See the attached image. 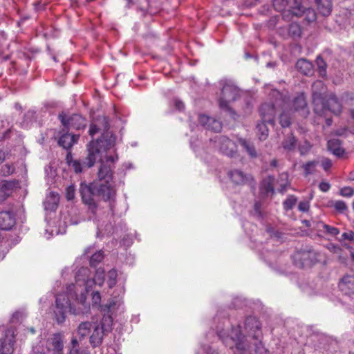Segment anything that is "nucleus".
<instances>
[{
  "label": "nucleus",
  "mask_w": 354,
  "mask_h": 354,
  "mask_svg": "<svg viewBox=\"0 0 354 354\" xmlns=\"http://www.w3.org/2000/svg\"><path fill=\"white\" fill-rule=\"evenodd\" d=\"M279 180L281 183H288V174L287 172H283L279 174Z\"/></svg>",
  "instance_id": "nucleus-60"
},
{
  "label": "nucleus",
  "mask_w": 354,
  "mask_h": 354,
  "mask_svg": "<svg viewBox=\"0 0 354 354\" xmlns=\"http://www.w3.org/2000/svg\"><path fill=\"white\" fill-rule=\"evenodd\" d=\"M115 303L114 301L111 300L107 304L100 306L101 310L109 314L110 310L115 306Z\"/></svg>",
  "instance_id": "nucleus-52"
},
{
  "label": "nucleus",
  "mask_w": 354,
  "mask_h": 354,
  "mask_svg": "<svg viewBox=\"0 0 354 354\" xmlns=\"http://www.w3.org/2000/svg\"><path fill=\"white\" fill-rule=\"evenodd\" d=\"M354 194V189L351 187H344L340 189V195L344 197H351Z\"/></svg>",
  "instance_id": "nucleus-49"
},
{
  "label": "nucleus",
  "mask_w": 354,
  "mask_h": 354,
  "mask_svg": "<svg viewBox=\"0 0 354 354\" xmlns=\"http://www.w3.org/2000/svg\"><path fill=\"white\" fill-rule=\"evenodd\" d=\"M297 201V198L293 196H289L283 203V208L286 210H290L293 208Z\"/></svg>",
  "instance_id": "nucleus-41"
},
{
  "label": "nucleus",
  "mask_w": 354,
  "mask_h": 354,
  "mask_svg": "<svg viewBox=\"0 0 354 354\" xmlns=\"http://www.w3.org/2000/svg\"><path fill=\"white\" fill-rule=\"evenodd\" d=\"M316 64L318 68L319 75L322 77L326 76V67L327 64L321 55L317 56L316 59Z\"/></svg>",
  "instance_id": "nucleus-38"
},
{
  "label": "nucleus",
  "mask_w": 354,
  "mask_h": 354,
  "mask_svg": "<svg viewBox=\"0 0 354 354\" xmlns=\"http://www.w3.org/2000/svg\"><path fill=\"white\" fill-rule=\"evenodd\" d=\"M118 159L117 155L105 156L104 160H100L97 172L98 181L95 183L97 196L104 201H110L115 196V190L110 181L112 180L113 164Z\"/></svg>",
  "instance_id": "nucleus-2"
},
{
  "label": "nucleus",
  "mask_w": 354,
  "mask_h": 354,
  "mask_svg": "<svg viewBox=\"0 0 354 354\" xmlns=\"http://www.w3.org/2000/svg\"><path fill=\"white\" fill-rule=\"evenodd\" d=\"M59 201V195L55 192H51L46 196L44 202V209L50 212L55 211L58 206Z\"/></svg>",
  "instance_id": "nucleus-24"
},
{
  "label": "nucleus",
  "mask_w": 354,
  "mask_h": 354,
  "mask_svg": "<svg viewBox=\"0 0 354 354\" xmlns=\"http://www.w3.org/2000/svg\"><path fill=\"white\" fill-rule=\"evenodd\" d=\"M104 259V252L100 250L93 254L90 259V266L91 267H96Z\"/></svg>",
  "instance_id": "nucleus-40"
},
{
  "label": "nucleus",
  "mask_w": 354,
  "mask_h": 354,
  "mask_svg": "<svg viewBox=\"0 0 354 354\" xmlns=\"http://www.w3.org/2000/svg\"><path fill=\"white\" fill-rule=\"evenodd\" d=\"M337 240L340 242L344 241H349L354 243V232L352 231L344 232L341 235V237L337 239Z\"/></svg>",
  "instance_id": "nucleus-45"
},
{
  "label": "nucleus",
  "mask_w": 354,
  "mask_h": 354,
  "mask_svg": "<svg viewBox=\"0 0 354 354\" xmlns=\"http://www.w3.org/2000/svg\"><path fill=\"white\" fill-rule=\"evenodd\" d=\"M113 317L110 314H104L101 319L100 328L103 330L107 335L112 332L113 330Z\"/></svg>",
  "instance_id": "nucleus-30"
},
{
  "label": "nucleus",
  "mask_w": 354,
  "mask_h": 354,
  "mask_svg": "<svg viewBox=\"0 0 354 354\" xmlns=\"http://www.w3.org/2000/svg\"><path fill=\"white\" fill-rule=\"evenodd\" d=\"M322 166L325 171L329 169L332 166V162L328 158H325L322 162Z\"/></svg>",
  "instance_id": "nucleus-56"
},
{
  "label": "nucleus",
  "mask_w": 354,
  "mask_h": 354,
  "mask_svg": "<svg viewBox=\"0 0 354 354\" xmlns=\"http://www.w3.org/2000/svg\"><path fill=\"white\" fill-rule=\"evenodd\" d=\"M279 124L283 128H287L291 125L292 115L290 111H283L280 114Z\"/></svg>",
  "instance_id": "nucleus-35"
},
{
  "label": "nucleus",
  "mask_w": 354,
  "mask_h": 354,
  "mask_svg": "<svg viewBox=\"0 0 354 354\" xmlns=\"http://www.w3.org/2000/svg\"><path fill=\"white\" fill-rule=\"evenodd\" d=\"M73 308L69 298L64 295H59L56 297L53 306V318L57 324H62L66 319L68 312L71 313V308Z\"/></svg>",
  "instance_id": "nucleus-8"
},
{
  "label": "nucleus",
  "mask_w": 354,
  "mask_h": 354,
  "mask_svg": "<svg viewBox=\"0 0 354 354\" xmlns=\"http://www.w3.org/2000/svg\"><path fill=\"white\" fill-rule=\"evenodd\" d=\"M322 226L323 227L324 232L332 236H336L339 234V229L335 227H333L324 223H322Z\"/></svg>",
  "instance_id": "nucleus-43"
},
{
  "label": "nucleus",
  "mask_w": 354,
  "mask_h": 354,
  "mask_svg": "<svg viewBox=\"0 0 354 354\" xmlns=\"http://www.w3.org/2000/svg\"><path fill=\"white\" fill-rule=\"evenodd\" d=\"M80 192L82 201L89 206L91 209H95L96 205L94 201V196L97 195L96 183L93 182L90 185L80 184Z\"/></svg>",
  "instance_id": "nucleus-10"
},
{
  "label": "nucleus",
  "mask_w": 354,
  "mask_h": 354,
  "mask_svg": "<svg viewBox=\"0 0 354 354\" xmlns=\"http://www.w3.org/2000/svg\"><path fill=\"white\" fill-rule=\"evenodd\" d=\"M92 328L93 333L89 337V342L93 348H96L102 344L104 337L107 334L100 328L97 322L93 323Z\"/></svg>",
  "instance_id": "nucleus-18"
},
{
  "label": "nucleus",
  "mask_w": 354,
  "mask_h": 354,
  "mask_svg": "<svg viewBox=\"0 0 354 354\" xmlns=\"http://www.w3.org/2000/svg\"><path fill=\"white\" fill-rule=\"evenodd\" d=\"M198 122L206 129L215 132L221 131L222 129V124L220 121L204 114L198 115Z\"/></svg>",
  "instance_id": "nucleus-16"
},
{
  "label": "nucleus",
  "mask_w": 354,
  "mask_h": 354,
  "mask_svg": "<svg viewBox=\"0 0 354 354\" xmlns=\"http://www.w3.org/2000/svg\"><path fill=\"white\" fill-rule=\"evenodd\" d=\"M292 108L295 111L298 112L303 118H306L309 114L307 102L304 95H297L293 100Z\"/></svg>",
  "instance_id": "nucleus-20"
},
{
  "label": "nucleus",
  "mask_w": 354,
  "mask_h": 354,
  "mask_svg": "<svg viewBox=\"0 0 354 354\" xmlns=\"http://www.w3.org/2000/svg\"><path fill=\"white\" fill-rule=\"evenodd\" d=\"M75 173H81L82 171L83 166L82 163L76 160L75 161L72 162V165L70 166Z\"/></svg>",
  "instance_id": "nucleus-51"
},
{
  "label": "nucleus",
  "mask_w": 354,
  "mask_h": 354,
  "mask_svg": "<svg viewBox=\"0 0 354 354\" xmlns=\"http://www.w3.org/2000/svg\"><path fill=\"white\" fill-rule=\"evenodd\" d=\"M319 13L324 17L330 15L332 11V2L330 0H315Z\"/></svg>",
  "instance_id": "nucleus-26"
},
{
  "label": "nucleus",
  "mask_w": 354,
  "mask_h": 354,
  "mask_svg": "<svg viewBox=\"0 0 354 354\" xmlns=\"http://www.w3.org/2000/svg\"><path fill=\"white\" fill-rule=\"evenodd\" d=\"M261 204L259 201H256L254 205V214L257 217L260 218L262 216V213L261 211Z\"/></svg>",
  "instance_id": "nucleus-55"
},
{
  "label": "nucleus",
  "mask_w": 354,
  "mask_h": 354,
  "mask_svg": "<svg viewBox=\"0 0 354 354\" xmlns=\"http://www.w3.org/2000/svg\"><path fill=\"white\" fill-rule=\"evenodd\" d=\"M259 113L261 120L272 127L274 126L277 111L275 105L272 102L262 104L259 109Z\"/></svg>",
  "instance_id": "nucleus-12"
},
{
  "label": "nucleus",
  "mask_w": 354,
  "mask_h": 354,
  "mask_svg": "<svg viewBox=\"0 0 354 354\" xmlns=\"http://www.w3.org/2000/svg\"><path fill=\"white\" fill-rule=\"evenodd\" d=\"M292 258L295 265L301 268L310 267L317 262L325 261L324 256L315 252L308 245H301L300 248H297Z\"/></svg>",
  "instance_id": "nucleus-5"
},
{
  "label": "nucleus",
  "mask_w": 354,
  "mask_h": 354,
  "mask_svg": "<svg viewBox=\"0 0 354 354\" xmlns=\"http://www.w3.org/2000/svg\"><path fill=\"white\" fill-rule=\"evenodd\" d=\"M261 328V324L255 317L250 316L245 320V330L255 339L259 337Z\"/></svg>",
  "instance_id": "nucleus-17"
},
{
  "label": "nucleus",
  "mask_w": 354,
  "mask_h": 354,
  "mask_svg": "<svg viewBox=\"0 0 354 354\" xmlns=\"http://www.w3.org/2000/svg\"><path fill=\"white\" fill-rule=\"evenodd\" d=\"M276 9L283 12L284 17H301L303 8L301 0H274Z\"/></svg>",
  "instance_id": "nucleus-7"
},
{
  "label": "nucleus",
  "mask_w": 354,
  "mask_h": 354,
  "mask_svg": "<svg viewBox=\"0 0 354 354\" xmlns=\"http://www.w3.org/2000/svg\"><path fill=\"white\" fill-rule=\"evenodd\" d=\"M93 323L94 322H82L79 324L77 333L80 341L91 333Z\"/></svg>",
  "instance_id": "nucleus-29"
},
{
  "label": "nucleus",
  "mask_w": 354,
  "mask_h": 354,
  "mask_svg": "<svg viewBox=\"0 0 354 354\" xmlns=\"http://www.w3.org/2000/svg\"><path fill=\"white\" fill-rule=\"evenodd\" d=\"M295 66L299 72L306 75L310 74L313 70L312 63L304 58L298 59Z\"/></svg>",
  "instance_id": "nucleus-28"
},
{
  "label": "nucleus",
  "mask_w": 354,
  "mask_h": 354,
  "mask_svg": "<svg viewBox=\"0 0 354 354\" xmlns=\"http://www.w3.org/2000/svg\"><path fill=\"white\" fill-rule=\"evenodd\" d=\"M66 162H67V163L68 164L69 166H71L72 165V162L73 161H75L76 160H73L71 153H68L66 155Z\"/></svg>",
  "instance_id": "nucleus-63"
},
{
  "label": "nucleus",
  "mask_w": 354,
  "mask_h": 354,
  "mask_svg": "<svg viewBox=\"0 0 354 354\" xmlns=\"http://www.w3.org/2000/svg\"><path fill=\"white\" fill-rule=\"evenodd\" d=\"M60 122L66 128H73L77 130L84 129L86 127L85 119L79 114H73L67 117L64 113L59 114Z\"/></svg>",
  "instance_id": "nucleus-11"
},
{
  "label": "nucleus",
  "mask_w": 354,
  "mask_h": 354,
  "mask_svg": "<svg viewBox=\"0 0 354 354\" xmlns=\"http://www.w3.org/2000/svg\"><path fill=\"white\" fill-rule=\"evenodd\" d=\"M245 151L247 152L251 160L260 158L262 156V152L257 148L252 142L245 140Z\"/></svg>",
  "instance_id": "nucleus-31"
},
{
  "label": "nucleus",
  "mask_w": 354,
  "mask_h": 354,
  "mask_svg": "<svg viewBox=\"0 0 354 354\" xmlns=\"http://www.w3.org/2000/svg\"><path fill=\"white\" fill-rule=\"evenodd\" d=\"M220 84L222 88L218 100L219 106L222 110L234 115L235 113L232 110L230 104L240 96V89L233 81L230 80H222L220 81Z\"/></svg>",
  "instance_id": "nucleus-4"
},
{
  "label": "nucleus",
  "mask_w": 354,
  "mask_h": 354,
  "mask_svg": "<svg viewBox=\"0 0 354 354\" xmlns=\"http://www.w3.org/2000/svg\"><path fill=\"white\" fill-rule=\"evenodd\" d=\"M217 335L225 346L229 347L230 349L236 348L238 353H236L234 351V354H243V336L239 324L236 328H232L230 335H228L223 329H218Z\"/></svg>",
  "instance_id": "nucleus-6"
},
{
  "label": "nucleus",
  "mask_w": 354,
  "mask_h": 354,
  "mask_svg": "<svg viewBox=\"0 0 354 354\" xmlns=\"http://www.w3.org/2000/svg\"><path fill=\"white\" fill-rule=\"evenodd\" d=\"M211 142L216 149L225 156L234 157L237 153L236 142L225 136H216Z\"/></svg>",
  "instance_id": "nucleus-9"
},
{
  "label": "nucleus",
  "mask_w": 354,
  "mask_h": 354,
  "mask_svg": "<svg viewBox=\"0 0 354 354\" xmlns=\"http://www.w3.org/2000/svg\"><path fill=\"white\" fill-rule=\"evenodd\" d=\"M16 223V214L12 209L0 212V229L10 230Z\"/></svg>",
  "instance_id": "nucleus-15"
},
{
  "label": "nucleus",
  "mask_w": 354,
  "mask_h": 354,
  "mask_svg": "<svg viewBox=\"0 0 354 354\" xmlns=\"http://www.w3.org/2000/svg\"><path fill=\"white\" fill-rule=\"evenodd\" d=\"M1 171L4 176H8L15 171V167L12 165L6 164L1 167Z\"/></svg>",
  "instance_id": "nucleus-46"
},
{
  "label": "nucleus",
  "mask_w": 354,
  "mask_h": 354,
  "mask_svg": "<svg viewBox=\"0 0 354 354\" xmlns=\"http://www.w3.org/2000/svg\"><path fill=\"white\" fill-rule=\"evenodd\" d=\"M76 300L79 306L77 308L73 307L71 308V313L75 315L87 314L90 311V305L86 303V292H81L80 296L76 295Z\"/></svg>",
  "instance_id": "nucleus-19"
},
{
  "label": "nucleus",
  "mask_w": 354,
  "mask_h": 354,
  "mask_svg": "<svg viewBox=\"0 0 354 354\" xmlns=\"http://www.w3.org/2000/svg\"><path fill=\"white\" fill-rule=\"evenodd\" d=\"M267 122L263 120L259 121L256 125L257 133L260 140H265L269 135V129L267 127Z\"/></svg>",
  "instance_id": "nucleus-34"
},
{
  "label": "nucleus",
  "mask_w": 354,
  "mask_h": 354,
  "mask_svg": "<svg viewBox=\"0 0 354 354\" xmlns=\"http://www.w3.org/2000/svg\"><path fill=\"white\" fill-rule=\"evenodd\" d=\"M318 163L319 162L317 160H312L303 165L302 167L304 171V176H308V175L313 174L315 171V169Z\"/></svg>",
  "instance_id": "nucleus-37"
},
{
  "label": "nucleus",
  "mask_w": 354,
  "mask_h": 354,
  "mask_svg": "<svg viewBox=\"0 0 354 354\" xmlns=\"http://www.w3.org/2000/svg\"><path fill=\"white\" fill-rule=\"evenodd\" d=\"M304 17V19L308 22L310 23L316 20L317 15L315 11L310 8H303L302 15Z\"/></svg>",
  "instance_id": "nucleus-36"
},
{
  "label": "nucleus",
  "mask_w": 354,
  "mask_h": 354,
  "mask_svg": "<svg viewBox=\"0 0 354 354\" xmlns=\"http://www.w3.org/2000/svg\"><path fill=\"white\" fill-rule=\"evenodd\" d=\"M70 349H75V350H80L79 348V342L77 339V337H73L71 342V348Z\"/></svg>",
  "instance_id": "nucleus-58"
},
{
  "label": "nucleus",
  "mask_w": 354,
  "mask_h": 354,
  "mask_svg": "<svg viewBox=\"0 0 354 354\" xmlns=\"http://www.w3.org/2000/svg\"><path fill=\"white\" fill-rule=\"evenodd\" d=\"M79 136L72 135L70 133L63 134L58 140V144L63 148L68 149L77 142Z\"/></svg>",
  "instance_id": "nucleus-25"
},
{
  "label": "nucleus",
  "mask_w": 354,
  "mask_h": 354,
  "mask_svg": "<svg viewBox=\"0 0 354 354\" xmlns=\"http://www.w3.org/2000/svg\"><path fill=\"white\" fill-rule=\"evenodd\" d=\"M312 147L309 141L305 140L302 145H299V151L301 156L307 154Z\"/></svg>",
  "instance_id": "nucleus-44"
},
{
  "label": "nucleus",
  "mask_w": 354,
  "mask_h": 354,
  "mask_svg": "<svg viewBox=\"0 0 354 354\" xmlns=\"http://www.w3.org/2000/svg\"><path fill=\"white\" fill-rule=\"evenodd\" d=\"M52 349L55 354H63L64 344L59 334H56L52 338Z\"/></svg>",
  "instance_id": "nucleus-33"
},
{
  "label": "nucleus",
  "mask_w": 354,
  "mask_h": 354,
  "mask_svg": "<svg viewBox=\"0 0 354 354\" xmlns=\"http://www.w3.org/2000/svg\"><path fill=\"white\" fill-rule=\"evenodd\" d=\"M330 185L327 182H321L319 185V188L324 192H326L329 190Z\"/></svg>",
  "instance_id": "nucleus-57"
},
{
  "label": "nucleus",
  "mask_w": 354,
  "mask_h": 354,
  "mask_svg": "<svg viewBox=\"0 0 354 354\" xmlns=\"http://www.w3.org/2000/svg\"><path fill=\"white\" fill-rule=\"evenodd\" d=\"M289 182L288 183H280V188L279 189V192L283 194L286 192L287 187L289 185Z\"/></svg>",
  "instance_id": "nucleus-62"
},
{
  "label": "nucleus",
  "mask_w": 354,
  "mask_h": 354,
  "mask_svg": "<svg viewBox=\"0 0 354 354\" xmlns=\"http://www.w3.org/2000/svg\"><path fill=\"white\" fill-rule=\"evenodd\" d=\"M328 149L334 155L341 157L345 153L344 149L342 147V141L337 138H332L328 141Z\"/></svg>",
  "instance_id": "nucleus-23"
},
{
  "label": "nucleus",
  "mask_w": 354,
  "mask_h": 354,
  "mask_svg": "<svg viewBox=\"0 0 354 354\" xmlns=\"http://www.w3.org/2000/svg\"><path fill=\"white\" fill-rule=\"evenodd\" d=\"M101 295L100 292L95 291L92 293V303L93 306H100Z\"/></svg>",
  "instance_id": "nucleus-50"
},
{
  "label": "nucleus",
  "mask_w": 354,
  "mask_h": 354,
  "mask_svg": "<svg viewBox=\"0 0 354 354\" xmlns=\"http://www.w3.org/2000/svg\"><path fill=\"white\" fill-rule=\"evenodd\" d=\"M13 184L11 182L4 181L0 185V203L5 201L11 194Z\"/></svg>",
  "instance_id": "nucleus-32"
},
{
  "label": "nucleus",
  "mask_w": 354,
  "mask_h": 354,
  "mask_svg": "<svg viewBox=\"0 0 354 354\" xmlns=\"http://www.w3.org/2000/svg\"><path fill=\"white\" fill-rule=\"evenodd\" d=\"M309 207H310V204H309V202L307 201H301L298 205L299 210L301 212H308L309 209Z\"/></svg>",
  "instance_id": "nucleus-54"
},
{
  "label": "nucleus",
  "mask_w": 354,
  "mask_h": 354,
  "mask_svg": "<svg viewBox=\"0 0 354 354\" xmlns=\"http://www.w3.org/2000/svg\"><path fill=\"white\" fill-rule=\"evenodd\" d=\"M339 290L343 295L354 299V274H345L338 283Z\"/></svg>",
  "instance_id": "nucleus-14"
},
{
  "label": "nucleus",
  "mask_w": 354,
  "mask_h": 354,
  "mask_svg": "<svg viewBox=\"0 0 354 354\" xmlns=\"http://www.w3.org/2000/svg\"><path fill=\"white\" fill-rule=\"evenodd\" d=\"M117 277V271L115 269H112L109 271L107 284L110 288H112L116 284Z\"/></svg>",
  "instance_id": "nucleus-42"
},
{
  "label": "nucleus",
  "mask_w": 354,
  "mask_h": 354,
  "mask_svg": "<svg viewBox=\"0 0 354 354\" xmlns=\"http://www.w3.org/2000/svg\"><path fill=\"white\" fill-rule=\"evenodd\" d=\"M69 354H90V353L85 349L75 350L70 349Z\"/></svg>",
  "instance_id": "nucleus-61"
},
{
  "label": "nucleus",
  "mask_w": 354,
  "mask_h": 354,
  "mask_svg": "<svg viewBox=\"0 0 354 354\" xmlns=\"http://www.w3.org/2000/svg\"><path fill=\"white\" fill-rule=\"evenodd\" d=\"M234 187L241 186L243 183V172L241 169H232L227 173Z\"/></svg>",
  "instance_id": "nucleus-27"
},
{
  "label": "nucleus",
  "mask_w": 354,
  "mask_h": 354,
  "mask_svg": "<svg viewBox=\"0 0 354 354\" xmlns=\"http://www.w3.org/2000/svg\"><path fill=\"white\" fill-rule=\"evenodd\" d=\"M330 246L328 247V250L333 252H337V251L339 249V245H329Z\"/></svg>",
  "instance_id": "nucleus-64"
},
{
  "label": "nucleus",
  "mask_w": 354,
  "mask_h": 354,
  "mask_svg": "<svg viewBox=\"0 0 354 354\" xmlns=\"http://www.w3.org/2000/svg\"><path fill=\"white\" fill-rule=\"evenodd\" d=\"M245 185L247 184L250 186L251 190L254 192L256 189L257 183L255 180L251 176L245 174Z\"/></svg>",
  "instance_id": "nucleus-48"
},
{
  "label": "nucleus",
  "mask_w": 354,
  "mask_h": 354,
  "mask_svg": "<svg viewBox=\"0 0 354 354\" xmlns=\"http://www.w3.org/2000/svg\"><path fill=\"white\" fill-rule=\"evenodd\" d=\"M312 97L313 110L317 115H324L327 111L335 115L342 112V104L334 93L325 94L313 90Z\"/></svg>",
  "instance_id": "nucleus-3"
},
{
  "label": "nucleus",
  "mask_w": 354,
  "mask_h": 354,
  "mask_svg": "<svg viewBox=\"0 0 354 354\" xmlns=\"http://www.w3.org/2000/svg\"><path fill=\"white\" fill-rule=\"evenodd\" d=\"M15 339L14 333L8 330L0 339V354H13Z\"/></svg>",
  "instance_id": "nucleus-13"
},
{
  "label": "nucleus",
  "mask_w": 354,
  "mask_h": 354,
  "mask_svg": "<svg viewBox=\"0 0 354 354\" xmlns=\"http://www.w3.org/2000/svg\"><path fill=\"white\" fill-rule=\"evenodd\" d=\"M334 207L338 212L340 213H342L347 209V205L343 201H335L334 203Z\"/></svg>",
  "instance_id": "nucleus-47"
},
{
  "label": "nucleus",
  "mask_w": 354,
  "mask_h": 354,
  "mask_svg": "<svg viewBox=\"0 0 354 354\" xmlns=\"http://www.w3.org/2000/svg\"><path fill=\"white\" fill-rule=\"evenodd\" d=\"M98 122L102 125V128L97 124L92 123L90 125L89 135L91 136H93L97 133H102V136L96 140H92L87 147L88 153L86 158V164L88 167H93L97 158H100V160H104L103 153H106L115 145V137L108 131L109 124L107 119L104 117Z\"/></svg>",
  "instance_id": "nucleus-1"
},
{
  "label": "nucleus",
  "mask_w": 354,
  "mask_h": 354,
  "mask_svg": "<svg viewBox=\"0 0 354 354\" xmlns=\"http://www.w3.org/2000/svg\"><path fill=\"white\" fill-rule=\"evenodd\" d=\"M174 103H175V106L178 110L182 111L184 109L185 105H184V103L181 100H180L178 99H175Z\"/></svg>",
  "instance_id": "nucleus-59"
},
{
  "label": "nucleus",
  "mask_w": 354,
  "mask_h": 354,
  "mask_svg": "<svg viewBox=\"0 0 354 354\" xmlns=\"http://www.w3.org/2000/svg\"><path fill=\"white\" fill-rule=\"evenodd\" d=\"M288 34L292 37H299L301 34L300 26L296 23L290 24L288 27Z\"/></svg>",
  "instance_id": "nucleus-39"
},
{
  "label": "nucleus",
  "mask_w": 354,
  "mask_h": 354,
  "mask_svg": "<svg viewBox=\"0 0 354 354\" xmlns=\"http://www.w3.org/2000/svg\"><path fill=\"white\" fill-rule=\"evenodd\" d=\"M297 141V138L290 132L284 136L281 142V147L285 151L292 152L296 149Z\"/></svg>",
  "instance_id": "nucleus-22"
},
{
  "label": "nucleus",
  "mask_w": 354,
  "mask_h": 354,
  "mask_svg": "<svg viewBox=\"0 0 354 354\" xmlns=\"http://www.w3.org/2000/svg\"><path fill=\"white\" fill-rule=\"evenodd\" d=\"M274 182L275 178L272 175H269L263 180L261 183V193L262 195L267 196L268 195H274L275 193L274 190Z\"/></svg>",
  "instance_id": "nucleus-21"
},
{
  "label": "nucleus",
  "mask_w": 354,
  "mask_h": 354,
  "mask_svg": "<svg viewBox=\"0 0 354 354\" xmlns=\"http://www.w3.org/2000/svg\"><path fill=\"white\" fill-rule=\"evenodd\" d=\"M66 197L67 200L71 201L75 197V188L73 186L71 185L66 188Z\"/></svg>",
  "instance_id": "nucleus-53"
}]
</instances>
